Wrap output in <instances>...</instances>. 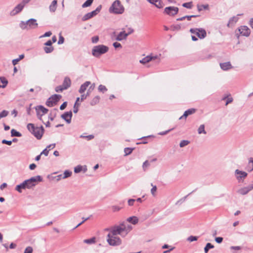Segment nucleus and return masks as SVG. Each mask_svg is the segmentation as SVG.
Wrapping results in <instances>:
<instances>
[{"label": "nucleus", "instance_id": "obj_1", "mask_svg": "<svg viewBox=\"0 0 253 253\" xmlns=\"http://www.w3.org/2000/svg\"><path fill=\"white\" fill-rule=\"evenodd\" d=\"M132 229L131 225L124 222L111 229V233L114 235H120L125 237Z\"/></svg>", "mask_w": 253, "mask_h": 253}, {"label": "nucleus", "instance_id": "obj_2", "mask_svg": "<svg viewBox=\"0 0 253 253\" xmlns=\"http://www.w3.org/2000/svg\"><path fill=\"white\" fill-rule=\"evenodd\" d=\"M27 129L38 139H40L44 132L42 126L35 127L34 124L30 123L27 125Z\"/></svg>", "mask_w": 253, "mask_h": 253}, {"label": "nucleus", "instance_id": "obj_3", "mask_svg": "<svg viewBox=\"0 0 253 253\" xmlns=\"http://www.w3.org/2000/svg\"><path fill=\"white\" fill-rule=\"evenodd\" d=\"M125 8L119 0H116L109 8V12L115 14H122Z\"/></svg>", "mask_w": 253, "mask_h": 253}, {"label": "nucleus", "instance_id": "obj_4", "mask_svg": "<svg viewBox=\"0 0 253 253\" xmlns=\"http://www.w3.org/2000/svg\"><path fill=\"white\" fill-rule=\"evenodd\" d=\"M108 50V46L102 44L98 45L93 47L92 50V54L94 56L99 57L101 55L106 53Z\"/></svg>", "mask_w": 253, "mask_h": 253}, {"label": "nucleus", "instance_id": "obj_5", "mask_svg": "<svg viewBox=\"0 0 253 253\" xmlns=\"http://www.w3.org/2000/svg\"><path fill=\"white\" fill-rule=\"evenodd\" d=\"M42 177L40 175H38L36 176L32 177L29 179L26 180L24 181V182L26 188L31 189L35 186V185L39 182L42 181Z\"/></svg>", "mask_w": 253, "mask_h": 253}, {"label": "nucleus", "instance_id": "obj_6", "mask_svg": "<svg viewBox=\"0 0 253 253\" xmlns=\"http://www.w3.org/2000/svg\"><path fill=\"white\" fill-rule=\"evenodd\" d=\"M112 234L111 231L107 235V242L111 246H118L121 245L122 241L120 238L116 237Z\"/></svg>", "mask_w": 253, "mask_h": 253}, {"label": "nucleus", "instance_id": "obj_7", "mask_svg": "<svg viewBox=\"0 0 253 253\" xmlns=\"http://www.w3.org/2000/svg\"><path fill=\"white\" fill-rule=\"evenodd\" d=\"M38 23L37 20L35 19H30L26 21V23L22 22L21 24V27L22 29L28 28L30 29H35L38 27Z\"/></svg>", "mask_w": 253, "mask_h": 253}, {"label": "nucleus", "instance_id": "obj_8", "mask_svg": "<svg viewBox=\"0 0 253 253\" xmlns=\"http://www.w3.org/2000/svg\"><path fill=\"white\" fill-rule=\"evenodd\" d=\"M62 96L59 94H54L49 97L46 102V105L48 107H52L59 101Z\"/></svg>", "mask_w": 253, "mask_h": 253}, {"label": "nucleus", "instance_id": "obj_9", "mask_svg": "<svg viewBox=\"0 0 253 253\" xmlns=\"http://www.w3.org/2000/svg\"><path fill=\"white\" fill-rule=\"evenodd\" d=\"M190 32L192 34H194L200 39H204L207 36L206 30L203 28H191Z\"/></svg>", "mask_w": 253, "mask_h": 253}, {"label": "nucleus", "instance_id": "obj_10", "mask_svg": "<svg viewBox=\"0 0 253 253\" xmlns=\"http://www.w3.org/2000/svg\"><path fill=\"white\" fill-rule=\"evenodd\" d=\"M101 5H99L98 6L95 10L86 13L85 14L82 18V20L83 21H86L88 20L89 19H90L91 18L93 17V16H95L99 13L101 10Z\"/></svg>", "mask_w": 253, "mask_h": 253}, {"label": "nucleus", "instance_id": "obj_11", "mask_svg": "<svg viewBox=\"0 0 253 253\" xmlns=\"http://www.w3.org/2000/svg\"><path fill=\"white\" fill-rule=\"evenodd\" d=\"M235 174L236 178L239 182L242 181L243 179L246 178L248 175L246 172L236 169L235 171Z\"/></svg>", "mask_w": 253, "mask_h": 253}, {"label": "nucleus", "instance_id": "obj_12", "mask_svg": "<svg viewBox=\"0 0 253 253\" xmlns=\"http://www.w3.org/2000/svg\"><path fill=\"white\" fill-rule=\"evenodd\" d=\"M240 34L243 36L248 37L250 35L251 30L246 26H241L238 28Z\"/></svg>", "mask_w": 253, "mask_h": 253}, {"label": "nucleus", "instance_id": "obj_13", "mask_svg": "<svg viewBox=\"0 0 253 253\" xmlns=\"http://www.w3.org/2000/svg\"><path fill=\"white\" fill-rule=\"evenodd\" d=\"M159 59V62L160 61V58H159L158 56L157 55L156 56H153L152 55H148L143 58H142L141 60H140V63L145 64L149 62L150 61L152 60H154L155 59Z\"/></svg>", "mask_w": 253, "mask_h": 253}, {"label": "nucleus", "instance_id": "obj_14", "mask_svg": "<svg viewBox=\"0 0 253 253\" xmlns=\"http://www.w3.org/2000/svg\"><path fill=\"white\" fill-rule=\"evenodd\" d=\"M178 11V8L177 7L169 6L166 7L165 9V12L169 15H174L177 13Z\"/></svg>", "mask_w": 253, "mask_h": 253}, {"label": "nucleus", "instance_id": "obj_15", "mask_svg": "<svg viewBox=\"0 0 253 253\" xmlns=\"http://www.w3.org/2000/svg\"><path fill=\"white\" fill-rule=\"evenodd\" d=\"M253 189V184H251L247 187H245L239 189L237 193L239 194L244 195L248 193V192Z\"/></svg>", "mask_w": 253, "mask_h": 253}, {"label": "nucleus", "instance_id": "obj_16", "mask_svg": "<svg viewBox=\"0 0 253 253\" xmlns=\"http://www.w3.org/2000/svg\"><path fill=\"white\" fill-rule=\"evenodd\" d=\"M24 5L21 2L18 4L15 8L12 10L10 12V15L12 16L18 14L20 12H21L23 8H24Z\"/></svg>", "mask_w": 253, "mask_h": 253}, {"label": "nucleus", "instance_id": "obj_17", "mask_svg": "<svg viewBox=\"0 0 253 253\" xmlns=\"http://www.w3.org/2000/svg\"><path fill=\"white\" fill-rule=\"evenodd\" d=\"M72 113L71 111L66 112L61 116V118L64 120L68 124L71 122Z\"/></svg>", "mask_w": 253, "mask_h": 253}, {"label": "nucleus", "instance_id": "obj_18", "mask_svg": "<svg viewBox=\"0 0 253 253\" xmlns=\"http://www.w3.org/2000/svg\"><path fill=\"white\" fill-rule=\"evenodd\" d=\"M128 36V34H126L125 31L123 30L121 31L116 38V40L118 41H121L124 40H126Z\"/></svg>", "mask_w": 253, "mask_h": 253}, {"label": "nucleus", "instance_id": "obj_19", "mask_svg": "<svg viewBox=\"0 0 253 253\" xmlns=\"http://www.w3.org/2000/svg\"><path fill=\"white\" fill-rule=\"evenodd\" d=\"M36 110L37 113L39 112V113L44 115L48 112V109L44 108L43 106L40 105L36 107Z\"/></svg>", "mask_w": 253, "mask_h": 253}, {"label": "nucleus", "instance_id": "obj_20", "mask_svg": "<svg viewBox=\"0 0 253 253\" xmlns=\"http://www.w3.org/2000/svg\"><path fill=\"white\" fill-rule=\"evenodd\" d=\"M220 66L221 68L224 71L228 70L232 68V66L230 62L220 63Z\"/></svg>", "mask_w": 253, "mask_h": 253}, {"label": "nucleus", "instance_id": "obj_21", "mask_svg": "<svg viewBox=\"0 0 253 253\" xmlns=\"http://www.w3.org/2000/svg\"><path fill=\"white\" fill-rule=\"evenodd\" d=\"M71 84V83L70 79L68 77H66L64 80L62 85L63 87V88H64L65 89H67L68 87L70 86Z\"/></svg>", "mask_w": 253, "mask_h": 253}, {"label": "nucleus", "instance_id": "obj_22", "mask_svg": "<svg viewBox=\"0 0 253 253\" xmlns=\"http://www.w3.org/2000/svg\"><path fill=\"white\" fill-rule=\"evenodd\" d=\"M90 84V82L89 81H86L83 84L81 85L80 89H79V92L80 93H83L85 91V90L86 89L87 87Z\"/></svg>", "mask_w": 253, "mask_h": 253}, {"label": "nucleus", "instance_id": "obj_23", "mask_svg": "<svg viewBox=\"0 0 253 253\" xmlns=\"http://www.w3.org/2000/svg\"><path fill=\"white\" fill-rule=\"evenodd\" d=\"M196 112V109L191 108L185 111L182 116L180 117L179 119H181L183 117L186 118L188 116L194 114Z\"/></svg>", "mask_w": 253, "mask_h": 253}, {"label": "nucleus", "instance_id": "obj_24", "mask_svg": "<svg viewBox=\"0 0 253 253\" xmlns=\"http://www.w3.org/2000/svg\"><path fill=\"white\" fill-rule=\"evenodd\" d=\"M57 1L56 0H54L52 1L49 7L50 11L54 12L56 11L57 8Z\"/></svg>", "mask_w": 253, "mask_h": 253}, {"label": "nucleus", "instance_id": "obj_25", "mask_svg": "<svg viewBox=\"0 0 253 253\" xmlns=\"http://www.w3.org/2000/svg\"><path fill=\"white\" fill-rule=\"evenodd\" d=\"M7 84L8 82L4 77H0V88H4Z\"/></svg>", "mask_w": 253, "mask_h": 253}, {"label": "nucleus", "instance_id": "obj_26", "mask_svg": "<svg viewBox=\"0 0 253 253\" xmlns=\"http://www.w3.org/2000/svg\"><path fill=\"white\" fill-rule=\"evenodd\" d=\"M126 221L135 225L138 222V219L136 216H131L127 218Z\"/></svg>", "mask_w": 253, "mask_h": 253}, {"label": "nucleus", "instance_id": "obj_27", "mask_svg": "<svg viewBox=\"0 0 253 253\" xmlns=\"http://www.w3.org/2000/svg\"><path fill=\"white\" fill-rule=\"evenodd\" d=\"M83 242L84 243L89 245L93 244L96 243V238L93 237L90 239H85Z\"/></svg>", "mask_w": 253, "mask_h": 253}, {"label": "nucleus", "instance_id": "obj_28", "mask_svg": "<svg viewBox=\"0 0 253 253\" xmlns=\"http://www.w3.org/2000/svg\"><path fill=\"white\" fill-rule=\"evenodd\" d=\"M26 189L24 181L19 185H17L15 187V190H17L18 192L21 193L22 189Z\"/></svg>", "mask_w": 253, "mask_h": 253}, {"label": "nucleus", "instance_id": "obj_29", "mask_svg": "<svg viewBox=\"0 0 253 253\" xmlns=\"http://www.w3.org/2000/svg\"><path fill=\"white\" fill-rule=\"evenodd\" d=\"M100 100V97L99 96H95L90 101V105L94 106L99 103Z\"/></svg>", "mask_w": 253, "mask_h": 253}, {"label": "nucleus", "instance_id": "obj_30", "mask_svg": "<svg viewBox=\"0 0 253 253\" xmlns=\"http://www.w3.org/2000/svg\"><path fill=\"white\" fill-rule=\"evenodd\" d=\"M11 136L20 137L22 136V134L21 133L16 131L15 129H12L11 130Z\"/></svg>", "mask_w": 253, "mask_h": 253}, {"label": "nucleus", "instance_id": "obj_31", "mask_svg": "<svg viewBox=\"0 0 253 253\" xmlns=\"http://www.w3.org/2000/svg\"><path fill=\"white\" fill-rule=\"evenodd\" d=\"M214 248V246L211 244L208 243L206 244L205 247L204 248V252L205 253H208L209 250L211 249H212Z\"/></svg>", "mask_w": 253, "mask_h": 253}, {"label": "nucleus", "instance_id": "obj_32", "mask_svg": "<svg viewBox=\"0 0 253 253\" xmlns=\"http://www.w3.org/2000/svg\"><path fill=\"white\" fill-rule=\"evenodd\" d=\"M198 132L199 134L204 133L206 134L207 133L206 131L205 130V126L204 125H201L199 126L198 129Z\"/></svg>", "mask_w": 253, "mask_h": 253}, {"label": "nucleus", "instance_id": "obj_33", "mask_svg": "<svg viewBox=\"0 0 253 253\" xmlns=\"http://www.w3.org/2000/svg\"><path fill=\"white\" fill-rule=\"evenodd\" d=\"M72 172L71 171L68 170H65L63 174V176L62 177V178L65 179L70 177L72 175Z\"/></svg>", "mask_w": 253, "mask_h": 253}, {"label": "nucleus", "instance_id": "obj_34", "mask_svg": "<svg viewBox=\"0 0 253 253\" xmlns=\"http://www.w3.org/2000/svg\"><path fill=\"white\" fill-rule=\"evenodd\" d=\"M93 0H87L82 5V7L85 8L88 7L91 5L93 2Z\"/></svg>", "mask_w": 253, "mask_h": 253}, {"label": "nucleus", "instance_id": "obj_35", "mask_svg": "<svg viewBox=\"0 0 253 253\" xmlns=\"http://www.w3.org/2000/svg\"><path fill=\"white\" fill-rule=\"evenodd\" d=\"M154 5L158 8H161L164 6V4L161 0H158V2H155Z\"/></svg>", "mask_w": 253, "mask_h": 253}, {"label": "nucleus", "instance_id": "obj_36", "mask_svg": "<svg viewBox=\"0 0 253 253\" xmlns=\"http://www.w3.org/2000/svg\"><path fill=\"white\" fill-rule=\"evenodd\" d=\"M190 143V141L188 140H183L181 141L179 144L180 147H183Z\"/></svg>", "mask_w": 253, "mask_h": 253}, {"label": "nucleus", "instance_id": "obj_37", "mask_svg": "<svg viewBox=\"0 0 253 253\" xmlns=\"http://www.w3.org/2000/svg\"><path fill=\"white\" fill-rule=\"evenodd\" d=\"M54 50V48L53 46H49V47H44V50L45 53H49L52 52Z\"/></svg>", "mask_w": 253, "mask_h": 253}, {"label": "nucleus", "instance_id": "obj_38", "mask_svg": "<svg viewBox=\"0 0 253 253\" xmlns=\"http://www.w3.org/2000/svg\"><path fill=\"white\" fill-rule=\"evenodd\" d=\"M238 20V18L236 16H234V17L231 18L229 21L228 26H229V24H233V23L237 22Z\"/></svg>", "mask_w": 253, "mask_h": 253}, {"label": "nucleus", "instance_id": "obj_39", "mask_svg": "<svg viewBox=\"0 0 253 253\" xmlns=\"http://www.w3.org/2000/svg\"><path fill=\"white\" fill-rule=\"evenodd\" d=\"M133 150V148H128V147L125 148L124 149V152L125 153V155L126 156V155L130 154L132 153Z\"/></svg>", "mask_w": 253, "mask_h": 253}, {"label": "nucleus", "instance_id": "obj_40", "mask_svg": "<svg viewBox=\"0 0 253 253\" xmlns=\"http://www.w3.org/2000/svg\"><path fill=\"white\" fill-rule=\"evenodd\" d=\"M9 114L8 111L3 110L2 112L0 113V120L2 118L6 117Z\"/></svg>", "mask_w": 253, "mask_h": 253}, {"label": "nucleus", "instance_id": "obj_41", "mask_svg": "<svg viewBox=\"0 0 253 253\" xmlns=\"http://www.w3.org/2000/svg\"><path fill=\"white\" fill-rule=\"evenodd\" d=\"M151 185L153 187L151 190V193L153 196H155L157 189V186L156 185H153L152 183L151 184Z\"/></svg>", "mask_w": 253, "mask_h": 253}, {"label": "nucleus", "instance_id": "obj_42", "mask_svg": "<svg viewBox=\"0 0 253 253\" xmlns=\"http://www.w3.org/2000/svg\"><path fill=\"white\" fill-rule=\"evenodd\" d=\"M98 90L99 91L104 92L107 90V89L105 86L100 84L98 86Z\"/></svg>", "mask_w": 253, "mask_h": 253}, {"label": "nucleus", "instance_id": "obj_43", "mask_svg": "<svg viewBox=\"0 0 253 253\" xmlns=\"http://www.w3.org/2000/svg\"><path fill=\"white\" fill-rule=\"evenodd\" d=\"M182 6L187 8H191L192 6V2H185L183 3Z\"/></svg>", "mask_w": 253, "mask_h": 253}, {"label": "nucleus", "instance_id": "obj_44", "mask_svg": "<svg viewBox=\"0 0 253 253\" xmlns=\"http://www.w3.org/2000/svg\"><path fill=\"white\" fill-rule=\"evenodd\" d=\"M33 251V248L29 246L25 249L24 253H32Z\"/></svg>", "mask_w": 253, "mask_h": 253}, {"label": "nucleus", "instance_id": "obj_45", "mask_svg": "<svg viewBox=\"0 0 253 253\" xmlns=\"http://www.w3.org/2000/svg\"><path fill=\"white\" fill-rule=\"evenodd\" d=\"M82 170V167L81 166H78L74 169V172L75 173H79Z\"/></svg>", "mask_w": 253, "mask_h": 253}, {"label": "nucleus", "instance_id": "obj_46", "mask_svg": "<svg viewBox=\"0 0 253 253\" xmlns=\"http://www.w3.org/2000/svg\"><path fill=\"white\" fill-rule=\"evenodd\" d=\"M197 239H198L197 237L193 236H189L187 239L188 241L189 242H193V241H197Z\"/></svg>", "mask_w": 253, "mask_h": 253}, {"label": "nucleus", "instance_id": "obj_47", "mask_svg": "<svg viewBox=\"0 0 253 253\" xmlns=\"http://www.w3.org/2000/svg\"><path fill=\"white\" fill-rule=\"evenodd\" d=\"M111 208L113 212L119 211L121 209V208L117 206H113Z\"/></svg>", "mask_w": 253, "mask_h": 253}, {"label": "nucleus", "instance_id": "obj_48", "mask_svg": "<svg viewBox=\"0 0 253 253\" xmlns=\"http://www.w3.org/2000/svg\"><path fill=\"white\" fill-rule=\"evenodd\" d=\"M63 90H65L64 88H63V87L62 85H59L56 87L55 88V91L56 92H62Z\"/></svg>", "mask_w": 253, "mask_h": 253}, {"label": "nucleus", "instance_id": "obj_49", "mask_svg": "<svg viewBox=\"0 0 253 253\" xmlns=\"http://www.w3.org/2000/svg\"><path fill=\"white\" fill-rule=\"evenodd\" d=\"M150 166V163L148 161H145L143 164V169L145 170V169Z\"/></svg>", "mask_w": 253, "mask_h": 253}, {"label": "nucleus", "instance_id": "obj_50", "mask_svg": "<svg viewBox=\"0 0 253 253\" xmlns=\"http://www.w3.org/2000/svg\"><path fill=\"white\" fill-rule=\"evenodd\" d=\"M52 35V33L50 31L47 32L45 33L43 35L40 37V38L43 37H50Z\"/></svg>", "mask_w": 253, "mask_h": 253}, {"label": "nucleus", "instance_id": "obj_51", "mask_svg": "<svg viewBox=\"0 0 253 253\" xmlns=\"http://www.w3.org/2000/svg\"><path fill=\"white\" fill-rule=\"evenodd\" d=\"M79 106V104H77V102H75V103L74 105V109H73V112L74 113H77L78 112Z\"/></svg>", "mask_w": 253, "mask_h": 253}, {"label": "nucleus", "instance_id": "obj_52", "mask_svg": "<svg viewBox=\"0 0 253 253\" xmlns=\"http://www.w3.org/2000/svg\"><path fill=\"white\" fill-rule=\"evenodd\" d=\"M114 47L116 48H122V45L120 43L118 42H115L113 44Z\"/></svg>", "mask_w": 253, "mask_h": 253}, {"label": "nucleus", "instance_id": "obj_53", "mask_svg": "<svg viewBox=\"0 0 253 253\" xmlns=\"http://www.w3.org/2000/svg\"><path fill=\"white\" fill-rule=\"evenodd\" d=\"M2 144H6L8 145H11L12 144V141H9V140H6L5 139H3L1 141Z\"/></svg>", "mask_w": 253, "mask_h": 253}, {"label": "nucleus", "instance_id": "obj_54", "mask_svg": "<svg viewBox=\"0 0 253 253\" xmlns=\"http://www.w3.org/2000/svg\"><path fill=\"white\" fill-rule=\"evenodd\" d=\"M89 219V217H87V218H84L83 217V221L80 222V223H79L75 228L74 229L78 227L79 226H80L81 225H82L83 223H84V222H85V221H86L87 220H88Z\"/></svg>", "mask_w": 253, "mask_h": 253}, {"label": "nucleus", "instance_id": "obj_55", "mask_svg": "<svg viewBox=\"0 0 253 253\" xmlns=\"http://www.w3.org/2000/svg\"><path fill=\"white\" fill-rule=\"evenodd\" d=\"M135 201V199H130L128 200V204L129 206H132L134 205Z\"/></svg>", "mask_w": 253, "mask_h": 253}, {"label": "nucleus", "instance_id": "obj_56", "mask_svg": "<svg viewBox=\"0 0 253 253\" xmlns=\"http://www.w3.org/2000/svg\"><path fill=\"white\" fill-rule=\"evenodd\" d=\"M49 150H47V148H46L45 149H44L41 153V155H44L45 156H47L48 154Z\"/></svg>", "mask_w": 253, "mask_h": 253}, {"label": "nucleus", "instance_id": "obj_57", "mask_svg": "<svg viewBox=\"0 0 253 253\" xmlns=\"http://www.w3.org/2000/svg\"><path fill=\"white\" fill-rule=\"evenodd\" d=\"M91 40H92V42H93V43H96L98 42V40H99V38L98 36H94V37H93L92 38H91Z\"/></svg>", "mask_w": 253, "mask_h": 253}, {"label": "nucleus", "instance_id": "obj_58", "mask_svg": "<svg viewBox=\"0 0 253 253\" xmlns=\"http://www.w3.org/2000/svg\"><path fill=\"white\" fill-rule=\"evenodd\" d=\"M64 42V38L62 36H60L59 39V40L58 42V44H62Z\"/></svg>", "mask_w": 253, "mask_h": 253}, {"label": "nucleus", "instance_id": "obj_59", "mask_svg": "<svg viewBox=\"0 0 253 253\" xmlns=\"http://www.w3.org/2000/svg\"><path fill=\"white\" fill-rule=\"evenodd\" d=\"M55 116H56V114H52V113H50L49 115V116H48V119L52 121H53V120L54 119V118H55Z\"/></svg>", "mask_w": 253, "mask_h": 253}, {"label": "nucleus", "instance_id": "obj_60", "mask_svg": "<svg viewBox=\"0 0 253 253\" xmlns=\"http://www.w3.org/2000/svg\"><path fill=\"white\" fill-rule=\"evenodd\" d=\"M67 102H64L60 107V109L61 110H64L67 106Z\"/></svg>", "mask_w": 253, "mask_h": 253}, {"label": "nucleus", "instance_id": "obj_61", "mask_svg": "<svg viewBox=\"0 0 253 253\" xmlns=\"http://www.w3.org/2000/svg\"><path fill=\"white\" fill-rule=\"evenodd\" d=\"M198 16V15H189V16H185V17H186V19H187V20L190 21V20H191V18L196 17Z\"/></svg>", "mask_w": 253, "mask_h": 253}, {"label": "nucleus", "instance_id": "obj_62", "mask_svg": "<svg viewBox=\"0 0 253 253\" xmlns=\"http://www.w3.org/2000/svg\"><path fill=\"white\" fill-rule=\"evenodd\" d=\"M37 115L39 120H40L43 123H44V121L42 119V117L43 115L39 113V112L37 113Z\"/></svg>", "mask_w": 253, "mask_h": 253}, {"label": "nucleus", "instance_id": "obj_63", "mask_svg": "<svg viewBox=\"0 0 253 253\" xmlns=\"http://www.w3.org/2000/svg\"><path fill=\"white\" fill-rule=\"evenodd\" d=\"M215 240L217 243H221L223 241V238L216 237Z\"/></svg>", "mask_w": 253, "mask_h": 253}, {"label": "nucleus", "instance_id": "obj_64", "mask_svg": "<svg viewBox=\"0 0 253 253\" xmlns=\"http://www.w3.org/2000/svg\"><path fill=\"white\" fill-rule=\"evenodd\" d=\"M249 25L253 29V18L250 19L249 21Z\"/></svg>", "mask_w": 253, "mask_h": 253}]
</instances>
